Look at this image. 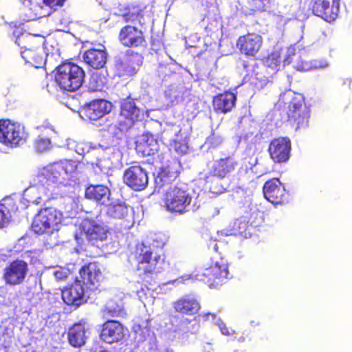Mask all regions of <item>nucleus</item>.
<instances>
[{"instance_id":"obj_1","label":"nucleus","mask_w":352,"mask_h":352,"mask_svg":"<svg viewBox=\"0 0 352 352\" xmlns=\"http://www.w3.org/2000/svg\"><path fill=\"white\" fill-rule=\"evenodd\" d=\"M78 164L70 160L50 163L38 169L33 184L24 191L28 202L38 204L65 193V188L78 182Z\"/></svg>"},{"instance_id":"obj_2","label":"nucleus","mask_w":352,"mask_h":352,"mask_svg":"<svg viewBox=\"0 0 352 352\" xmlns=\"http://www.w3.org/2000/svg\"><path fill=\"white\" fill-rule=\"evenodd\" d=\"M164 190L163 201L168 211L183 213L189 210L192 195L186 184L170 185Z\"/></svg>"},{"instance_id":"obj_3","label":"nucleus","mask_w":352,"mask_h":352,"mask_svg":"<svg viewBox=\"0 0 352 352\" xmlns=\"http://www.w3.org/2000/svg\"><path fill=\"white\" fill-rule=\"evenodd\" d=\"M84 76V72L79 66L65 63L58 67L55 80L60 89L74 91L81 87Z\"/></svg>"},{"instance_id":"obj_4","label":"nucleus","mask_w":352,"mask_h":352,"mask_svg":"<svg viewBox=\"0 0 352 352\" xmlns=\"http://www.w3.org/2000/svg\"><path fill=\"white\" fill-rule=\"evenodd\" d=\"M63 219L62 213L54 208L40 210L32 224V230L38 234H50L58 231Z\"/></svg>"},{"instance_id":"obj_5","label":"nucleus","mask_w":352,"mask_h":352,"mask_svg":"<svg viewBox=\"0 0 352 352\" xmlns=\"http://www.w3.org/2000/svg\"><path fill=\"white\" fill-rule=\"evenodd\" d=\"M27 138L25 128L10 120H0V142L7 146L15 147L23 144Z\"/></svg>"},{"instance_id":"obj_6","label":"nucleus","mask_w":352,"mask_h":352,"mask_svg":"<svg viewBox=\"0 0 352 352\" xmlns=\"http://www.w3.org/2000/svg\"><path fill=\"white\" fill-rule=\"evenodd\" d=\"M80 229L81 234H84L89 242L97 246L106 241L110 234L109 230L106 225L95 220H83Z\"/></svg>"},{"instance_id":"obj_7","label":"nucleus","mask_w":352,"mask_h":352,"mask_svg":"<svg viewBox=\"0 0 352 352\" xmlns=\"http://www.w3.org/2000/svg\"><path fill=\"white\" fill-rule=\"evenodd\" d=\"M228 267L227 263L221 259L210 267L204 270L203 273L195 276V278L205 282L210 287H217L228 278Z\"/></svg>"},{"instance_id":"obj_8","label":"nucleus","mask_w":352,"mask_h":352,"mask_svg":"<svg viewBox=\"0 0 352 352\" xmlns=\"http://www.w3.org/2000/svg\"><path fill=\"white\" fill-rule=\"evenodd\" d=\"M288 120L296 129L305 128L308 124L309 111L305 107L301 96L292 98L287 111Z\"/></svg>"},{"instance_id":"obj_9","label":"nucleus","mask_w":352,"mask_h":352,"mask_svg":"<svg viewBox=\"0 0 352 352\" xmlns=\"http://www.w3.org/2000/svg\"><path fill=\"white\" fill-rule=\"evenodd\" d=\"M138 270L144 273H156L160 271L162 260L159 254L151 247L144 245L138 256Z\"/></svg>"},{"instance_id":"obj_10","label":"nucleus","mask_w":352,"mask_h":352,"mask_svg":"<svg viewBox=\"0 0 352 352\" xmlns=\"http://www.w3.org/2000/svg\"><path fill=\"white\" fill-rule=\"evenodd\" d=\"M28 272L27 263L21 260H16L5 268L3 279L8 285H17L24 281Z\"/></svg>"},{"instance_id":"obj_11","label":"nucleus","mask_w":352,"mask_h":352,"mask_svg":"<svg viewBox=\"0 0 352 352\" xmlns=\"http://www.w3.org/2000/svg\"><path fill=\"white\" fill-rule=\"evenodd\" d=\"M79 277L76 278L87 290V292H94L98 288L99 281L102 278V273L98 266L94 263H89L81 268Z\"/></svg>"},{"instance_id":"obj_12","label":"nucleus","mask_w":352,"mask_h":352,"mask_svg":"<svg viewBox=\"0 0 352 352\" xmlns=\"http://www.w3.org/2000/svg\"><path fill=\"white\" fill-rule=\"evenodd\" d=\"M124 183L135 190L144 189L148 182L146 171L140 166H133L127 168L124 173Z\"/></svg>"},{"instance_id":"obj_13","label":"nucleus","mask_w":352,"mask_h":352,"mask_svg":"<svg viewBox=\"0 0 352 352\" xmlns=\"http://www.w3.org/2000/svg\"><path fill=\"white\" fill-rule=\"evenodd\" d=\"M89 296L90 293L87 292L80 281L77 280L72 285L65 287L62 291V298L68 305L79 306L86 302L87 298Z\"/></svg>"},{"instance_id":"obj_14","label":"nucleus","mask_w":352,"mask_h":352,"mask_svg":"<svg viewBox=\"0 0 352 352\" xmlns=\"http://www.w3.org/2000/svg\"><path fill=\"white\" fill-rule=\"evenodd\" d=\"M340 10V0H316L313 6L314 13L328 22L333 21Z\"/></svg>"},{"instance_id":"obj_15","label":"nucleus","mask_w":352,"mask_h":352,"mask_svg":"<svg viewBox=\"0 0 352 352\" xmlns=\"http://www.w3.org/2000/svg\"><path fill=\"white\" fill-rule=\"evenodd\" d=\"M123 325L116 320L107 321L100 332V339L107 343H118L123 340L126 332Z\"/></svg>"},{"instance_id":"obj_16","label":"nucleus","mask_w":352,"mask_h":352,"mask_svg":"<svg viewBox=\"0 0 352 352\" xmlns=\"http://www.w3.org/2000/svg\"><path fill=\"white\" fill-rule=\"evenodd\" d=\"M21 10L27 21L45 17L51 14V9L45 4L43 0H23Z\"/></svg>"},{"instance_id":"obj_17","label":"nucleus","mask_w":352,"mask_h":352,"mask_svg":"<svg viewBox=\"0 0 352 352\" xmlns=\"http://www.w3.org/2000/svg\"><path fill=\"white\" fill-rule=\"evenodd\" d=\"M111 103L104 100H95L81 109L80 114L84 119L96 120L111 111Z\"/></svg>"},{"instance_id":"obj_18","label":"nucleus","mask_w":352,"mask_h":352,"mask_svg":"<svg viewBox=\"0 0 352 352\" xmlns=\"http://www.w3.org/2000/svg\"><path fill=\"white\" fill-rule=\"evenodd\" d=\"M178 168V162L173 161L160 168V170L155 178V186L159 190L163 188L167 189L170 185H173L171 182L174 181L179 175Z\"/></svg>"},{"instance_id":"obj_19","label":"nucleus","mask_w":352,"mask_h":352,"mask_svg":"<svg viewBox=\"0 0 352 352\" xmlns=\"http://www.w3.org/2000/svg\"><path fill=\"white\" fill-rule=\"evenodd\" d=\"M290 149V140L285 138L274 140L269 146L271 158L278 163L286 162L289 159Z\"/></svg>"},{"instance_id":"obj_20","label":"nucleus","mask_w":352,"mask_h":352,"mask_svg":"<svg viewBox=\"0 0 352 352\" xmlns=\"http://www.w3.org/2000/svg\"><path fill=\"white\" fill-rule=\"evenodd\" d=\"M263 195L265 198L273 204L284 202L285 189L278 179L274 178L264 184Z\"/></svg>"},{"instance_id":"obj_21","label":"nucleus","mask_w":352,"mask_h":352,"mask_svg":"<svg viewBox=\"0 0 352 352\" xmlns=\"http://www.w3.org/2000/svg\"><path fill=\"white\" fill-rule=\"evenodd\" d=\"M144 112L145 110L138 107L133 100L125 99L121 104L120 118H124L125 126L129 127L135 121L143 118Z\"/></svg>"},{"instance_id":"obj_22","label":"nucleus","mask_w":352,"mask_h":352,"mask_svg":"<svg viewBox=\"0 0 352 352\" xmlns=\"http://www.w3.org/2000/svg\"><path fill=\"white\" fill-rule=\"evenodd\" d=\"M90 335V328L85 322H80L71 327L67 333L69 343L74 347L85 345Z\"/></svg>"},{"instance_id":"obj_23","label":"nucleus","mask_w":352,"mask_h":352,"mask_svg":"<svg viewBox=\"0 0 352 352\" xmlns=\"http://www.w3.org/2000/svg\"><path fill=\"white\" fill-rule=\"evenodd\" d=\"M296 49L290 46L286 49H276L265 60V65L273 70H278L282 60V55L284 56V65H289L292 63L291 57L296 56Z\"/></svg>"},{"instance_id":"obj_24","label":"nucleus","mask_w":352,"mask_h":352,"mask_svg":"<svg viewBox=\"0 0 352 352\" xmlns=\"http://www.w3.org/2000/svg\"><path fill=\"white\" fill-rule=\"evenodd\" d=\"M262 42V37L260 35L248 34L239 38L237 46L245 55L254 56L259 51Z\"/></svg>"},{"instance_id":"obj_25","label":"nucleus","mask_w":352,"mask_h":352,"mask_svg":"<svg viewBox=\"0 0 352 352\" xmlns=\"http://www.w3.org/2000/svg\"><path fill=\"white\" fill-rule=\"evenodd\" d=\"M38 134L34 142V148L38 153H44L52 147L50 136L54 133L53 127L48 123L37 127Z\"/></svg>"},{"instance_id":"obj_26","label":"nucleus","mask_w":352,"mask_h":352,"mask_svg":"<svg viewBox=\"0 0 352 352\" xmlns=\"http://www.w3.org/2000/svg\"><path fill=\"white\" fill-rule=\"evenodd\" d=\"M119 39L126 47H137L144 41L142 32L137 28L126 25L122 28L119 34Z\"/></svg>"},{"instance_id":"obj_27","label":"nucleus","mask_w":352,"mask_h":352,"mask_svg":"<svg viewBox=\"0 0 352 352\" xmlns=\"http://www.w3.org/2000/svg\"><path fill=\"white\" fill-rule=\"evenodd\" d=\"M122 158V152L117 148H107L104 155L98 160V166L103 172H108L112 168L119 166Z\"/></svg>"},{"instance_id":"obj_28","label":"nucleus","mask_w":352,"mask_h":352,"mask_svg":"<svg viewBox=\"0 0 352 352\" xmlns=\"http://www.w3.org/2000/svg\"><path fill=\"white\" fill-rule=\"evenodd\" d=\"M85 62L94 69L104 67L107 61L105 47L100 45L99 48H92L87 50L83 54Z\"/></svg>"},{"instance_id":"obj_29","label":"nucleus","mask_w":352,"mask_h":352,"mask_svg":"<svg viewBox=\"0 0 352 352\" xmlns=\"http://www.w3.org/2000/svg\"><path fill=\"white\" fill-rule=\"evenodd\" d=\"M173 308L176 312L192 316L198 312L200 305L195 298L185 296L173 303Z\"/></svg>"},{"instance_id":"obj_30","label":"nucleus","mask_w":352,"mask_h":352,"mask_svg":"<svg viewBox=\"0 0 352 352\" xmlns=\"http://www.w3.org/2000/svg\"><path fill=\"white\" fill-rule=\"evenodd\" d=\"M236 95L230 91L216 96L213 99L214 111L217 113H226L235 105Z\"/></svg>"},{"instance_id":"obj_31","label":"nucleus","mask_w":352,"mask_h":352,"mask_svg":"<svg viewBox=\"0 0 352 352\" xmlns=\"http://www.w3.org/2000/svg\"><path fill=\"white\" fill-rule=\"evenodd\" d=\"M136 151L144 156L153 155L159 149V144L155 138L148 133L141 135L136 142Z\"/></svg>"},{"instance_id":"obj_32","label":"nucleus","mask_w":352,"mask_h":352,"mask_svg":"<svg viewBox=\"0 0 352 352\" xmlns=\"http://www.w3.org/2000/svg\"><path fill=\"white\" fill-rule=\"evenodd\" d=\"M22 58L36 68L42 67L46 63L47 58L43 47L34 49H25L21 52Z\"/></svg>"},{"instance_id":"obj_33","label":"nucleus","mask_w":352,"mask_h":352,"mask_svg":"<svg viewBox=\"0 0 352 352\" xmlns=\"http://www.w3.org/2000/svg\"><path fill=\"white\" fill-rule=\"evenodd\" d=\"M85 197L107 206L109 202L110 190L102 185L90 186L86 189Z\"/></svg>"},{"instance_id":"obj_34","label":"nucleus","mask_w":352,"mask_h":352,"mask_svg":"<svg viewBox=\"0 0 352 352\" xmlns=\"http://www.w3.org/2000/svg\"><path fill=\"white\" fill-rule=\"evenodd\" d=\"M106 213L114 219H123L130 221L132 219L133 210L124 203L108 204Z\"/></svg>"},{"instance_id":"obj_35","label":"nucleus","mask_w":352,"mask_h":352,"mask_svg":"<svg viewBox=\"0 0 352 352\" xmlns=\"http://www.w3.org/2000/svg\"><path fill=\"white\" fill-rule=\"evenodd\" d=\"M235 165V161L231 157L221 159L212 164L210 173H212V175L224 177L228 173L234 170Z\"/></svg>"},{"instance_id":"obj_36","label":"nucleus","mask_w":352,"mask_h":352,"mask_svg":"<svg viewBox=\"0 0 352 352\" xmlns=\"http://www.w3.org/2000/svg\"><path fill=\"white\" fill-rule=\"evenodd\" d=\"M328 65L326 61H307L305 58L298 56L293 63V67L300 72H307L313 69L324 68Z\"/></svg>"},{"instance_id":"obj_37","label":"nucleus","mask_w":352,"mask_h":352,"mask_svg":"<svg viewBox=\"0 0 352 352\" xmlns=\"http://www.w3.org/2000/svg\"><path fill=\"white\" fill-rule=\"evenodd\" d=\"M199 317L202 318L204 320L214 321L215 324L218 326L221 333L224 336H232L235 334L234 330L228 328L220 318L217 319L216 316L213 314L201 313L199 315Z\"/></svg>"},{"instance_id":"obj_38","label":"nucleus","mask_w":352,"mask_h":352,"mask_svg":"<svg viewBox=\"0 0 352 352\" xmlns=\"http://www.w3.org/2000/svg\"><path fill=\"white\" fill-rule=\"evenodd\" d=\"M221 178L216 175H210L206 177V188L213 194H221L226 190V187L223 186L221 182Z\"/></svg>"},{"instance_id":"obj_39","label":"nucleus","mask_w":352,"mask_h":352,"mask_svg":"<svg viewBox=\"0 0 352 352\" xmlns=\"http://www.w3.org/2000/svg\"><path fill=\"white\" fill-rule=\"evenodd\" d=\"M183 87L171 86L165 91V97L168 104H177L183 99Z\"/></svg>"},{"instance_id":"obj_40","label":"nucleus","mask_w":352,"mask_h":352,"mask_svg":"<svg viewBox=\"0 0 352 352\" xmlns=\"http://www.w3.org/2000/svg\"><path fill=\"white\" fill-rule=\"evenodd\" d=\"M106 83V78L98 72H95L90 77L88 87L91 91H102L104 88Z\"/></svg>"},{"instance_id":"obj_41","label":"nucleus","mask_w":352,"mask_h":352,"mask_svg":"<svg viewBox=\"0 0 352 352\" xmlns=\"http://www.w3.org/2000/svg\"><path fill=\"white\" fill-rule=\"evenodd\" d=\"M104 312L111 317H120L125 315L122 303H116L113 301L107 303Z\"/></svg>"},{"instance_id":"obj_42","label":"nucleus","mask_w":352,"mask_h":352,"mask_svg":"<svg viewBox=\"0 0 352 352\" xmlns=\"http://www.w3.org/2000/svg\"><path fill=\"white\" fill-rule=\"evenodd\" d=\"M67 145L69 149L74 150L78 155H84L89 152V145L85 142H76L75 140L69 139L67 141Z\"/></svg>"},{"instance_id":"obj_43","label":"nucleus","mask_w":352,"mask_h":352,"mask_svg":"<svg viewBox=\"0 0 352 352\" xmlns=\"http://www.w3.org/2000/svg\"><path fill=\"white\" fill-rule=\"evenodd\" d=\"M133 331L137 336H139L138 341L146 339L150 334L148 321L145 320L142 324H135L133 326Z\"/></svg>"},{"instance_id":"obj_44","label":"nucleus","mask_w":352,"mask_h":352,"mask_svg":"<svg viewBox=\"0 0 352 352\" xmlns=\"http://www.w3.org/2000/svg\"><path fill=\"white\" fill-rule=\"evenodd\" d=\"M12 36L15 38V43L18 45H21L25 41H30L32 37V36L26 32H24L23 30L21 27H16L12 32Z\"/></svg>"},{"instance_id":"obj_45","label":"nucleus","mask_w":352,"mask_h":352,"mask_svg":"<svg viewBox=\"0 0 352 352\" xmlns=\"http://www.w3.org/2000/svg\"><path fill=\"white\" fill-rule=\"evenodd\" d=\"M50 274H52L56 280H63L69 274V270L65 267L56 266L50 269Z\"/></svg>"},{"instance_id":"obj_46","label":"nucleus","mask_w":352,"mask_h":352,"mask_svg":"<svg viewBox=\"0 0 352 352\" xmlns=\"http://www.w3.org/2000/svg\"><path fill=\"white\" fill-rule=\"evenodd\" d=\"M273 0H249V3L254 9L265 10L268 8Z\"/></svg>"},{"instance_id":"obj_47","label":"nucleus","mask_w":352,"mask_h":352,"mask_svg":"<svg viewBox=\"0 0 352 352\" xmlns=\"http://www.w3.org/2000/svg\"><path fill=\"white\" fill-rule=\"evenodd\" d=\"M10 219L9 210L3 204H0V228L8 223Z\"/></svg>"},{"instance_id":"obj_48","label":"nucleus","mask_w":352,"mask_h":352,"mask_svg":"<svg viewBox=\"0 0 352 352\" xmlns=\"http://www.w3.org/2000/svg\"><path fill=\"white\" fill-rule=\"evenodd\" d=\"M245 223H242V222L239 221V220L236 221L234 223V229L232 230H223L221 231V233L225 234L226 235H236L237 233L240 232V230L241 228H245Z\"/></svg>"},{"instance_id":"obj_49","label":"nucleus","mask_w":352,"mask_h":352,"mask_svg":"<svg viewBox=\"0 0 352 352\" xmlns=\"http://www.w3.org/2000/svg\"><path fill=\"white\" fill-rule=\"evenodd\" d=\"M222 142L223 138L221 136L213 133L207 139L206 143L212 147H217L222 143Z\"/></svg>"},{"instance_id":"obj_50","label":"nucleus","mask_w":352,"mask_h":352,"mask_svg":"<svg viewBox=\"0 0 352 352\" xmlns=\"http://www.w3.org/2000/svg\"><path fill=\"white\" fill-rule=\"evenodd\" d=\"M65 0H43L45 4L51 9V13L56 7L63 6Z\"/></svg>"},{"instance_id":"obj_51","label":"nucleus","mask_w":352,"mask_h":352,"mask_svg":"<svg viewBox=\"0 0 352 352\" xmlns=\"http://www.w3.org/2000/svg\"><path fill=\"white\" fill-rule=\"evenodd\" d=\"M174 149L179 154H184L188 151V146L184 142H174Z\"/></svg>"},{"instance_id":"obj_52","label":"nucleus","mask_w":352,"mask_h":352,"mask_svg":"<svg viewBox=\"0 0 352 352\" xmlns=\"http://www.w3.org/2000/svg\"><path fill=\"white\" fill-rule=\"evenodd\" d=\"M138 294L141 301L144 303V306H146L147 304L153 303L154 300L151 297L147 296L146 294H144V291L143 289L139 292Z\"/></svg>"},{"instance_id":"obj_53","label":"nucleus","mask_w":352,"mask_h":352,"mask_svg":"<svg viewBox=\"0 0 352 352\" xmlns=\"http://www.w3.org/2000/svg\"><path fill=\"white\" fill-rule=\"evenodd\" d=\"M203 352H214V350L210 343L206 342L202 346Z\"/></svg>"},{"instance_id":"obj_54","label":"nucleus","mask_w":352,"mask_h":352,"mask_svg":"<svg viewBox=\"0 0 352 352\" xmlns=\"http://www.w3.org/2000/svg\"><path fill=\"white\" fill-rule=\"evenodd\" d=\"M124 20L126 22H129V21H133L135 20V18L137 16H135L133 14H127L124 15Z\"/></svg>"},{"instance_id":"obj_55","label":"nucleus","mask_w":352,"mask_h":352,"mask_svg":"<svg viewBox=\"0 0 352 352\" xmlns=\"http://www.w3.org/2000/svg\"><path fill=\"white\" fill-rule=\"evenodd\" d=\"M191 278H193V277L191 276H182V277L180 278L179 282L186 281V280L191 279Z\"/></svg>"},{"instance_id":"obj_56","label":"nucleus","mask_w":352,"mask_h":352,"mask_svg":"<svg viewBox=\"0 0 352 352\" xmlns=\"http://www.w3.org/2000/svg\"><path fill=\"white\" fill-rule=\"evenodd\" d=\"M293 96V93L291 91H287L284 94V96H287L288 98H291Z\"/></svg>"},{"instance_id":"obj_57","label":"nucleus","mask_w":352,"mask_h":352,"mask_svg":"<svg viewBox=\"0 0 352 352\" xmlns=\"http://www.w3.org/2000/svg\"><path fill=\"white\" fill-rule=\"evenodd\" d=\"M4 331L5 329L3 327H0V336L4 334Z\"/></svg>"},{"instance_id":"obj_58","label":"nucleus","mask_w":352,"mask_h":352,"mask_svg":"<svg viewBox=\"0 0 352 352\" xmlns=\"http://www.w3.org/2000/svg\"><path fill=\"white\" fill-rule=\"evenodd\" d=\"M165 352H173L172 351H170V350H167Z\"/></svg>"}]
</instances>
